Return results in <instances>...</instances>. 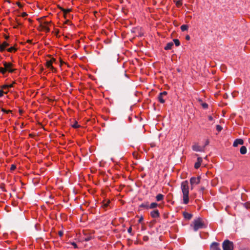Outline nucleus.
Here are the masks:
<instances>
[{
    "instance_id": "ea45409f",
    "label": "nucleus",
    "mask_w": 250,
    "mask_h": 250,
    "mask_svg": "<svg viewBox=\"0 0 250 250\" xmlns=\"http://www.w3.org/2000/svg\"><path fill=\"white\" fill-rule=\"evenodd\" d=\"M208 118L209 121H212L213 119L211 116H209Z\"/></svg>"
},
{
    "instance_id": "f03ea898",
    "label": "nucleus",
    "mask_w": 250,
    "mask_h": 250,
    "mask_svg": "<svg viewBox=\"0 0 250 250\" xmlns=\"http://www.w3.org/2000/svg\"><path fill=\"white\" fill-rule=\"evenodd\" d=\"M190 227L193 228L194 231L198 229L206 228V225L201 218L198 217L194 220Z\"/></svg>"
},
{
    "instance_id": "79ce46f5",
    "label": "nucleus",
    "mask_w": 250,
    "mask_h": 250,
    "mask_svg": "<svg viewBox=\"0 0 250 250\" xmlns=\"http://www.w3.org/2000/svg\"><path fill=\"white\" fill-rule=\"evenodd\" d=\"M186 39L187 40H189L190 39V37H189V35H187V36H186Z\"/></svg>"
},
{
    "instance_id": "4be33fe9",
    "label": "nucleus",
    "mask_w": 250,
    "mask_h": 250,
    "mask_svg": "<svg viewBox=\"0 0 250 250\" xmlns=\"http://www.w3.org/2000/svg\"><path fill=\"white\" fill-rule=\"evenodd\" d=\"M8 52H12L13 51L15 52L16 51V49L14 47H11L7 49Z\"/></svg>"
},
{
    "instance_id": "0eeeda50",
    "label": "nucleus",
    "mask_w": 250,
    "mask_h": 250,
    "mask_svg": "<svg viewBox=\"0 0 250 250\" xmlns=\"http://www.w3.org/2000/svg\"><path fill=\"white\" fill-rule=\"evenodd\" d=\"M3 65L4 66V68L6 69V71H8L9 72H13L14 71V69L11 68L12 65V63L4 62Z\"/></svg>"
},
{
    "instance_id": "6ab92c4d",
    "label": "nucleus",
    "mask_w": 250,
    "mask_h": 250,
    "mask_svg": "<svg viewBox=\"0 0 250 250\" xmlns=\"http://www.w3.org/2000/svg\"><path fill=\"white\" fill-rule=\"evenodd\" d=\"M72 126L74 128H78L80 127V125H78V123L77 121H75L74 124L72 125Z\"/></svg>"
},
{
    "instance_id": "b1692460",
    "label": "nucleus",
    "mask_w": 250,
    "mask_h": 250,
    "mask_svg": "<svg viewBox=\"0 0 250 250\" xmlns=\"http://www.w3.org/2000/svg\"><path fill=\"white\" fill-rule=\"evenodd\" d=\"M216 128L218 132H220L222 129V127L221 125H216Z\"/></svg>"
},
{
    "instance_id": "a878e982",
    "label": "nucleus",
    "mask_w": 250,
    "mask_h": 250,
    "mask_svg": "<svg viewBox=\"0 0 250 250\" xmlns=\"http://www.w3.org/2000/svg\"><path fill=\"white\" fill-rule=\"evenodd\" d=\"M182 2L181 0H179L177 1L176 2V5L177 6H180L181 5H182Z\"/></svg>"
},
{
    "instance_id": "3c124183",
    "label": "nucleus",
    "mask_w": 250,
    "mask_h": 250,
    "mask_svg": "<svg viewBox=\"0 0 250 250\" xmlns=\"http://www.w3.org/2000/svg\"><path fill=\"white\" fill-rule=\"evenodd\" d=\"M249 205H250V203H249ZM247 208H250V206H248L247 207Z\"/></svg>"
},
{
    "instance_id": "1a4fd4ad",
    "label": "nucleus",
    "mask_w": 250,
    "mask_h": 250,
    "mask_svg": "<svg viewBox=\"0 0 250 250\" xmlns=\"http://www.w3.org/2000/svg\"><path fill=\"white\" fill-rule=\"evenodd\" d=\"M244 144V141L242 139H236L233 142V146L236 147L238 145H243Z\"/></svg>"
},
{
    "instance_id": "f257e3e1",
    "label": "nucleus",
    "mask_w": 250,
    "mask_h": 250,
    "mask_svg": "<svg viewBox=\"0 0 250 250\" xmlns=\"http://www.w3.org/2000/svg\"><path fill=\"white\" fill-rule=\"evenodd\" d=\"M181 188L183 195V203L187 204L189 202V187L188 182L187 180L182 182Z\"/></svg>"
},
{
    "instance_id": "2f4dec72",
    "label": "nucleus",
    "mask_w": 250,
    "mask_h": 250,
    "mask_svg": "<svg viewBox=\"0 0 250 250\" xmlns=\"http://www.w3.org/2000/svg\"><path fill=\"white\" fill-rule=\"evenodd\" d=\"M160 94L162 96L166 97L167 94V92L166 91H163V92L160 93Z\"/></svg>"
},
{
    "instance_id": "dca6fc26",
    "label": "nucleus",
    "mask_w": 250,
    "mask_h": 250,
    "mask_svg": "<svg viewBox=\"0 0 250 250\" xmlns=\"http://www.w3.org/2000/svg\"><path fill=\"white\" fill-rule=\"evenodd\" d=\"M181 30L184 32V31H185L186 30H187L188 28V26L187 24H183L182 25L181 27Z\"/></svg>"
},
{
    "instance_id": "c9c22d12",
    "label": "nucleus",
    "mask_w": 250,
    "mask_h": 250,
    "mask_svg": "<svg viewBox=\"0 0 250 250\" xmlns=\"http://www.w3.org/2000/svg\"><path fill=\"white\" fill-rule=\"evenodd\" d=\"M27 15V13L26 12H23L21 14V17H25Z\"/></svg>"
},
{
    "instance_id": "c85d7f7f",
    "label": "nucleus",
    "mask_w": 250,
    "mask_h": 250,
    "mask_svg": "<svg viewBox=\"0 0 250 250\" xmlns=\"http://www.w3.org/2000/svg\"><path fill=\"white\" fill-rule=\"evenodd\" d=\"M16 168V166L15 165H12L10 167L11 171L14 170Z\"/></svg>"
},
{
    "instance_id": "a18cd8bd",
    "label": "nucleus",
    "mask_w": 250,
    "mask_h": 250,
    "mask_svg": "<svg viewBox=\"0 0 250 250\" xmlns=\"http://www.w3.org/2000/svg\"><path fill=\"white\" fill-rule=\"evenodd\" d=\"M2 111L5 113H8V112H10V111H6V110L3 109H2Z\"/></svg>"
},
{
    "instance_id": "a211bd4d",
    "label": "nucleus",
    "mask_w": 250,
    "mask_h": 250,
    "mask_svg": "<svg viewBox=\"0 0 250 250\" xmlns=\"http://www.w3.org/2000/svg\"><path fill=\"white\" fill-rule=\"evenodd\" d=\"M158 204L156 203H152L149 206V208H154L158 206Z\"/></svg>"
},
{
    "instance_id": "37998d69",
    "label": "nucleus",
    "mask_w": 250,
    "mask_h": 250,
    "mask_svg": "<svg viewBox=\"0 0 250 250\" xmlns=\"http://www.w3.org/2000/svg\"><path fill=\"white\" fill-rule=\"evenodd\" d=\"M59 235H60V236H62V235H63V232H62V231H59Z\"/></svg>"
},
{
    "instance_id": "aec40b11",
    "label": "nucleus",
    "mask_w": 250,
    "mask_h": 250,
    "mask_svg": "<svg viewBox=\"0 0 250 250\" xmlns=\"http://www.w3.org/2000/svg\"><path fill=\"white\" fill-rule=\"evenodd\" d=\"M173 42H174V43H175V45L176 46H178L180 44V41L178 39H174L173 40Z\"/></svg>"
},
{
    "instance_id": "39448f33",
    "label": "nucleus",
    "mask_w": 250,
    "mask_h": 250,
    "mask_svg": "<svg viewBox=\"0 0 250 250\" xmlns=\"http://www.w3.org/2000/svg\"><path fill=\"white\" fill-rule=\"evenodd\" d=\"M193 150L196 152H203L204 151L205 146L201 147L199 146L197 144H195L192 146Z\"/></svg>"
},
{
    "instance_id": "e433bc0d",
    "label": "nucleus",
    "mask_w": 250,
    "mask_h": 250,
    "mask_svg": "<svg viewBox=\"0 0 250 250\" xmlns=\"http://www.w3.org/2000/svg\"><path fill=\"white\" fill-rule=\"evenodd\" d=\"M4 92L2 90H0V97H1L3 95Z\"/></svg>"
},
{
    "instance_id": "423d86ee",
    "label": "nucleus",
    "mask_w": 250,
    "mask_h": 250,
    "mask_svg": "<svg viewBox=\"0 0 250 250\" xmlns=\"http://www.w3.org/2000/svg\"><path fill=\"white\" fill-rule=\"evenodd\" d=\"M54 61V59L53 60H48L46 61V64H45L46 66L48 68H49L50 69H51L52 70V71H53V72L56 71L55 68L52 65L53 61Z\"/></svg>"
},
{
    "instance_id": "cd10ccee",
    "label": "nucleus",
    "mask_w": 250,
    "mask_h": 250,
    "mask_svg": "<svg viewBox=\"0 0 250 250\" xmlns=\"http://www.w3.org/2000/svg\"><path fill=\"white\" fill-rule=\"evenodd\" d=\"M202 106L203 107V108L204 109H206L208 107V104H207V103H202Z\"/></svg>"
},
{
    "instance_id": "473e14b6",
    "label": "nucleus",
    "mask_w": 250,
    "mask_h": 250,
    "mask_svg": "<svg viewBox=\"0 0 250 250\" xmlns=\"http://www.w3.org/2000/svg\"><path fill=\"white\" fill-rule=\"evenodd\" d=\"M0 188L2 189V191H6V190L4 188V184H1L0 185Z\"/></svg>"
},
{
    "instance_id": "a19ab883",
    "label": "nucleus",
    "mask_w": 250,
    "mask_h": 250,
    "mask_svg": "<svg viewBox=\"0 0 250 250\" xmlns=\"http://www.w3.org/2000/svg\"><path fill=\"white\" fill-rule=\"evenodd\" d=\"M44 28L45 30H46L47 31H49V28L48 27H46V26H44Z\"/></svg>"
},
{
    "instance_id": "4c0bfd02",
    "label": "nucleus",
    "mask_w": 250,
    "mask_h": 250,
    "mask_svg": "<svg viewBox=\"0 0 250 250\" xmlns=\"http://www.w3.org/2000/svg\"><path fill=\"white\" fill-rule=\"evenodd\" d=\"M127 231L129 233H131V232H132V228L131 227H129L128 229H127Z\"/></svg>"
},
{
    "instance_id": "8fccbe9b",
    "label": "nucleus",
    "mask_w": 250,
    "mask_h": 250,
    "mask_svg": "<svg viewBox=\"0 0 250 250\" xmlns=\"http://www.w3.org/2000/svg\"><path fill=\"white\" fill-rule=\"evenodd\" d=\"M9 85V87H11L12 86V84H10V85Z\"/></svg>"
},
{
    "instance_id": "c03bdc74",
    "label": "nucleus",
    "mask_w": 250,
    "mask_h": 250,
    "mask_svg": "<svg viewBox=\"0 0 250 250\" xmlns=\"http://www.w3.org/2000/svg\"><path fill=\"white\" fill-rule=\"evenodd\" d=\"M109 202H108L107 203H106V204H104V206L105 207H107L108 206V204H109Z\"/></svg>"
},
{
    "instance_id": "ddd939ff",
    "label": "nucleus",
    "mask_w": 250,
    "mask_h": 250,
    "mask_svg": "<svg viewBox=\"0 0 250 250\" xmlns=\"http://www.w3.org/2000/svg\"><path fill=\"white\" fill-rule=\"evenodd\" d=\"M164 195L162 194H160V193L158 194L156 196V200L158 202H159V201H161L163 200L164 199Z\"/></svg>"
},
{
    "instance_id": "5701e85b",
    "label": "nucleus",
    "mask_w": 250,
    "mask_h": 250,
    "mask_svg": "<svg viewBox=\"0 0 250 250\" xmlns=\"http://www.w3.org/2000/svg\"><path fill=\"white\" fill-rule=\"evenodd\" d=\"M6 72V69H5L4 68L0 67V73H2V74H5V73Z\"/></svg>"
},
{
    "instance_id": "7c9ffc66",
    "label": "nucleus",
    "mask_w": 250,
    "mask_h": 250,
    "mask_svg": "<svg viewBox=\"0 0 250 250\" xmlns=\"http://www.w3.org/2000/svg\"><path fill=\"white\" fill-rule=\"evenodd\" d=\"M203 159L201 157H198L197 158V162L201 164V163L202 162Z\"/></svg>"
},
{
    "instance_id": "393cba45",
    "label": "nucleus",
    "mask_w": 250,
    "mask_h": 250,
    "mask_svg": "<svg viewBox=\"0 0 250 250\" xmlns=\"http://www.w3.org/2000/svg\"><path fill=\"white\" fill-rule=\"evenodd\" d=\"M201 166V164H200L199 163H198L197 162L195 163V165H194V168L195 169H198V168L200 167Z\"/></svg>"
},
{
    "instance_id": "f3484780",
    "label": "nucleus",
    "mask_w": 250,
    "mask_h": 250,
    "mask_svg": "<svg viewBox=\"0 0 250 250\" xmlns=\"http://www.w3.org/2000/svg\"><path fill=\"white\" fill-rule=\"evenodd\" d=\"M140 208H149V205L148 203H142L140 205Z\"/></svg>"
},
{
    "instance_id": "bb28decb",
    "label": "nucleus",
    "mask_w": 250,
    "mask_h": 250,
    "mask_svg": "<svg viewBox=\"0 0 250 250\" xmlns=\"http://www.w3.org/2000/svg\"><path fill=\"white\" fill-rule=\"evenodd\" d=\"M1 44H2V45L4 47H5V48H6V47H7V46H9V43H7V42H3Z\"/></svg>"
},
{
    "instance_id": "2eb2a0df",
    "label": "nucleus",
    "mask_w": 250,
    "mask_h": 250,
    "mask_svg": "<svg viewBox=\"0 0 250 250\" xmlns=\"http://www.w3.org/2000/svg\"><path fill=\"white\" fill-rule=\"evenodd\" d=\"M240 152L242 154H245L247 153V148L245 146H242L240 148Z\"/></svg>"
},
{
    "instance_id": "9d476101",
    "label": "nucleus",
    "mask_w": 250,
    "mask_h": 250,
    "mask_svg": "<svg viewBox=\"0 0 250 250\" xmlns=\"http://www.w3.org/2000/svg\"><path fill=\"white\" fill-rule=\"evenodd\" d=\"M150 215L152 218H156L160 216V213L158 209H155L150 212Z\"/></svg>"
},
{
    "instance_id": "6e6552de",
    "label": "nucleus",
    "mask_w": 250,
    "mask_h": 250,
    "mask_svg": "<svg viewBox=\"0 0 250 250\" xmlns=\"http://www.w3.org/2000/svg\"><path fill=\"white\" fill-rule=\"evenodd\" d=\"M217 242H213L210 246V250H221Z\"/></svg>"
},
{
    "instance_id": "f8f14e48",
    "label": "nucleus",
    "mask_w": 250,
    "mask_h": 250,
    "mask_svg": "<svg viewBox=\"0 0 250 250\" xmlns=\"http://www.w3.org/2000/svg\"><path fill=\"white\" fill-rule=\"evenodd\" d=\"M173 45V43L172 42H168L166 44V46L164 47V49L166 50H168L171 49Z\"/></svg>"
},
{
    "instance_id": "49530a36",
    "label": "nucleus",
    "mask_w": 250,
    "mask_h": 250,
    "mask_svg": "<svg viewBox=\"0 0 250 250\" xmlns=\"http://www.w3.org/2000/svg\"><path fill=\"white\" fill-rule=\"evenodd\" d=\"M70 22V21L69 20H66L65 22V23L69 24Z\"/></svg>"
},
{
    "instance_id": "20e7f679",
    "label": "nucleus",
    "mask_w": 250,
    "mask_h": 250,
    "mask_svg": "<svg viewBox=\"0 0 250 250\" xmlns=\"http://www.w3.org/2000/svg\"><path fill=\"white\" fill-rule=\"evenodd\" d=\"M200 177H192L190 179V183L191 184V187L193 186L194 185H196L200 183Z\"/></svg>"
},
{
    "instance_id": "09e8293b",
    "label": "nucleus",
    "mask_w": 250,
    "mask_h": 250,
    "mask_svg": "<svg viewBox=\"0 0 250 250\" xmlns=\"http://www.w3.org/2000/svg\"><path fill=\"white\" fill-rule=\"evenodd\" d=\"M208 144V141H207L205 145H207Z\"/></svg>"
},
{
    "instance_id": "72a5a7b5",
    "label": "nucleus",
    "mask_w": 250,
    "mask_h": 250,
    "mask_svg": "<svg viewBox=\"0 0 250 250\" xmlns=\"http://www.w3.org/2000/svg\"><path fill=\"white\" fill-rule=\"evenodd\" d=\"M1 88L2 89H6L9 88V85H6H6H3L2 86Z\"/></svg>"
},
{
    "instance_id": "c756f323",
    "label": "nucleus",
    "mask_w": 250,
    "mask_h": 250,
    "mask_svg": "<svg viewBox=\"0 0 250 250\" xmlns=\"http://www.w3.org/2000/svg\"><path fill=\"white\" fill-rule=\"evenodd\" d=\"M5 47H4L2 45V44H0V52H3V51H4L5 50Z\"/></svg>"
},
{
    "instance_id": "7ed1b4c3",
    "label": "nucleus",
    "mask_w": 250,
    "mask_h": 250,
    "mask_svg": "<svg viewBox=\"0 0 250 250\" xmlns=\"http://www.w3.org/2000/svg\"><path fill=\"white\" fill-rule=\"evenodd\" d=\"M222 247L223 250H233V243L229 240H225L222 244Z\"/></svg>"
},
{
    "instance_id": "de8ad7c7",
    "label": "nucleus",
    "mask_w": 250,
    "mask_h": 250,
    "mask_svg": "<svg viewBox=\"0 0 250 250\" xmlns=\"http://www.w3.org/2000/svg\"><path fill=\"white\" fill-rule=\"evenodd\" d=\"M143 220V218L142 217L139 219V222H140Z\"/></svg>"
},
{
    "instance_id": "412c9836",
    "label": "nucleus",
    "mask_w": 250,
    "mask_h": 250,
    "mask_svg": "<svg viewBox=\"0 0 250 250\" xmlns=\"http://www.w3.org/2000/svg\"><path fill=\"white\" fill-rule=\"evenodd\" d=\"M61 10L63 12L64 14H66L70 11V9H65L62 8H61Z\"/></svg>"
},
{
    "instance_id": "58836bf2",
    "label": "nucleus",
    "mask_w": 250,
    "mask_h": 250,
    "mask_svg": "<svg viewBox=\"0 0 250 250\" xmlns=\"http://www.w3.org/2000/svg\"><path fill=\"white\" fill-rule=\"evenodd\" d=\"M91 238L90 237H87L84 239V241H88L90 240Z\"/></svg>"
},
{
    "instance_id": "f704fd0d",
    "label": "nucleus",
    "mask_w": 250,
    "mask_h": 250,
    "mask_svg": "<svg viewBox=\"0 0 250 250\" xmlns=\"http://www.w3.org/2000/svg\"><path fill=\"white\" fill-rule=\"evenodd\" d=\"M71 245H72V246H73L74 248H75V249H76V248H78V247H77V245L76 243H75V242H72V243H71Z\"/></svg>"
},
{
    "instance_id": "9b49d317",
    "label": "nucleus",
    "mask_w": 250,
    "mask_h": 250,
    "mask_svg": "<svg viewBox=\"0 0 250 250\" xmlns=\"http://www.w3.org/2000/svg\"><path fill=\"white\" fill-rule=\"evenodd\" d=\"M184 217L187 220H190L192 217V214L187 212L184 211L183 213Z\"/></svg>"
},
{
    "instance_id": "4468645a",
    "label": "nucleus",
    "mask_w": 250,
    "mask_h": 250,
    "mask_svg": "<svg viewBox=\"0 0 250 250\" xmlns=\"http://www.w3.org/2000/svg\"><path fill=\"white\" fill-rule=\"evenodd\" d=\"M165 97L164 96H162L161 95H160V94H159L158 95V100L159 101L162 103V104H163L165 103Z\"/></svg>"
}]
</instances>
